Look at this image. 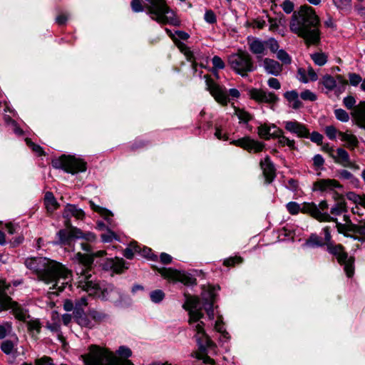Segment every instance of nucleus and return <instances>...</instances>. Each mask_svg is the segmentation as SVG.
<instances>
[{
	"mask_svg": "<svg viewBox=\"0 0 365 365\" xmlns=\"http://www.w3.org/2000/svg\"><path fill=\"white\" fill-rule=\"evenodd\" d=\"M334 114L336 118L342 122H347L349 119L348 113L341 108L336 109Z\"/></svg>",
	"mask_w": 365,
	"mask_h": 365,
	"instance_id": "obj_48",
	"label": "nucleus"
},
{
	"mask_svg": "<svg viewBox=\"0 0 365 365\" xmlns=\"http://www.w3.org/2000/svg\"><path fill=\"white\" fill-rule=\"evenodd\" d=\"M349 81L352 86H356L361 81V78L358 74L350 73L349 74Z\"/></svg>",
	"mask_w": 365,
	"mask_h": 365,
	"instance_id": "obj_62",
	"label": "nucleus"
},
{
	"mask_svg": "<svg viewBox=\"0 0 365 365\" xmlns=\"http://www.w3.org/2000/svg\"><path fill=\"white\" fill-rule=\"evenodd\" d=\"M25 141L26 145L31 148V149L38 155H41L43 154V151L42 148L32 142L31 138H25Z\"/></svg>",
	"mask_w": 365,
	"mask_h": 365,
	"instance_id": "obj_47",
	"label": "nucleus"
},
{
	"mask_svg": "<svg viewBox=\"0 0 365 365\" xmlns=\"http://www.w3.org/2000/svg\"><path fill=\"white\" fill-rule=\"evenodd\" d=\"M90 317L88 316V314L86 315L84 313L81 312H77L76 315V321L77 323L85 327L92 328L93 327V324L89 319Z\"/></svg>",
	"mask_w": 365,
	"mask_h": 365,
	"instance_id": "obj_37",
	"label": "nucleus"
},
{
	"mask_svg": "<svg viewBox=\"0 0 365 365\" xmlns=\"http://www.w3.org/2000/svg\"><path fill=\"white\" fill-rule=\"evenodd\" d=\"M284 97L289 103H292V101H296V99L299 98V96L297 91H292L285 93Z\"/></svg>",
	"mask_w": 365,
	"mask_h": 365,
	"instance_id": "obj_63",
	"label": "nucleus"
},
{
	"mask_svg": "<svg viewBox=\"0 0 365 365\" xmlns=\"http://www.w3.org/2000/svg\"><path fill=\"white\" fill-rule=\"evenodd\" d=\"M297 78L299 81L307 83L309 81H315L318 76L312 66H308L307 69L299 68L297 70Z\"/></svg>",
	"mask_w": 365,
	"mask_h": 365,
	"instance_id": "obj_27",
	"label": "nucleus"
},
{
	"mask_svg": "<svg viewBox=\"0 0 365 365\" xmlns=\"http://www.w3.org/2000/svg\"><path fill=\"white\" fill-rule=\"evenodd\" d=\"M235 114L241 123H247L252 118V116L249 113L240 108L235 109Z\"/></svg>",
	"mask_w": 365,
	"mask_h": 365,
	"instance_id": "obj_43",
	"label": "nucleus"
},
{
	"mask_svg": "<svg viewBox=\"0 0 365 365\" xmlns=\"http://www.w3.org/2000/svg\"><path fill=\"white\" fill-rule=\"evenodd\" d=\"M36 365H54L51 358L44 356L36 360Z\"/></svg>",
	"mask_w": 365,
	"mask_h": 365,
	"instance_id": "obj_64",
	"label": "nucleus"
},
{
	"mask_svg": "<svg viewBox=\"0 0 365 365\" xmlns=\"http://www.w3.org/2000/svg\"><path fill=\"white\" fill-rule=\"evenodd\" d=\"M116 352L122 359H128L132 355L131 350L125 346H120Z\"/></svg>",
	"mask_w": 365,
	"mask_h": 365,
	"instance_id": "obj_51",
	"label": "nucleus"
},
{
	"mask_svg": "<svg viewBox=\"0 0 365 365\" xmlns=\"http://www.w3.org/2000/svg\"><path fill=\"white\" fill-rule=\"evenodd\" d=\"M88 316L93 320L100 322L106 318V314L103 312L92 309L88 312Z\"/></svg>",
	"mask_w": 365,
	"mask_h": 365,
	"instance_id": "obj_42",
	"label": "nucleus"
},
{
	"mask_svg": "<svg viewBox=\"0 0 365 365\" xmlns=\"http://www.w3.org/2000/svg\"><path fill=\"white\" fill-rule=\"evenodd\" d=\"M346 198L356 203L362 205V201L364 200V195L361 196L357 194H356L354 192H349L346 194Z\"/></svg>",
	"mask_w": 365,
	"mask_h": 365,
	"instance_id": "obj_49",
	"label": "nucleus"
},
{
	"mask_svg": "<svg viewBox=\"0 0 365 365\" xmlns=\"http://www.w3.org/2000/svg\"><path fill=\"white\" fill-rule=\"evenodd\" d=\"M250 95L252 99L260 103H272L278 100L274 93L261 89L253 88L250 91Z\"/></svg>",
	"mask_w": 365,
	"mask_h": 365,
	"instance_id": "obj_19",
	"label": "nucleus"
},
{
	"mask_svg": "<svg viewBox=\"0 0 365 365\" xmlns=\"http://www.w3.org/2000/svg\"><path fill=\"white\" fill-rule=\"evenodd\" d=\"M10 287L5 280L0 279V312L5 311L6 303L8 302L6 290Z\"/></svg>",
	"mask_w": 365,
	"mask_h": 365,
	"instance_id": "obj_31",
	"label": "nucleus"
},
{
	"mask_svg": "<svg viewBox=\"0 0 365 365\" xmlns=\"http://www.w3.org/2000/svg\"><path fill=\"white\" fill-rule=\"evenodd\" d=\"M106 254V252L104 250H100L91 255L81 254V252L76 254L74 259L78 263L76 272L80 275V279L87 280L91 279V274L89 272L91 271L94 257H101Z\"/></svg>",
	"mask_w": 365,
	"mask_h": 365,
	"instance_id": "obj_10",
	"label": "nucleus"
},
{
	"mask_svg": "<svg viewBox=\"0 0 365 365\" xmlns=\"http://www.w3.org/2000/svg\"><path fill=\"white\" fill-rule=\"evenodd\" d=\"M78 287L86 292L90 296L108 300L116 304L123 301V294L112 284H100L92 279L87 280L79 279Z\"/></svg>",
	"mask_w": 365,
	"mask_h": 365,
	"instance_id": "obj_4",
	"label": "nucleus"
},
{
	"mask_svg": "<svg viewBox=\"0 0 365 365\" xmlns=\"http://www.w3.org/2000/svg\"><path fill=\"white\" fill-rule=\"evenodd\" d=\"M300 96L304 101H314L317 99V96L309 90L302 92Z\"/></svg>",
	"mask_w": 365,
	"mask_h": 365,
	"instance_id": "obj_54",
	"label": "nucleus"
},
{
	"mask_svg": "<svg viewBox=\"0 0 365 365\" xmlns=\"http://www.w3.org/2000/svg\"><path fill=\"white\" fill-rule=\"evenodd\" d=\"M212 63L215 68L216 69H223L225 68V63L222 59L217 56H215L212 59Z\"/></svg>",
	"mask_w": 365,
	"mask_h": 365,
	"instance_id": "obj_55",
	"label": "nucleus"
},
{
	"mask_svg": "<svg viewBox=\"0 0 365 365\" xmlns=\"http://www.w3.org/2000/svg\"><path fill=\"white\" fill-rule=\"evenodd\" d=\"M52 165L56 169H62L72 175L85 172L87 169V164L83 159L72 155H62L54 158Z\"/></svg>",
	"mask_w": 365,
	"mask_h": 365,
	"instance_id": "obj_8",
	"label": "nucleus"
},
{
	"mask_svg": "<svg viewBox=\"0 0 365 365\" xmlns=\"http://www.w3.org/2000/svg\"><path fill=\"white\" fill-rule=\"evenodd\" d=\"M149 5L148 14L150 18L160 24L174 26L180 25V20L175 12L170 9L165 0H146Z\"/></svg>",
	"mask_w": 365,
	"mask_h": 365,
	"instance_id": "obj_5",
	"label": "nucleus"
},
{
	"mask_svg": "<svg viewBox=\"0 0 365 365\" xmlns=\"http://www.w3.org/2000/svg\"><path fill=\"white\" fill-rule=\"evenodd\" d=\"M202 299L204 301L203 306L207 312L208 317L210 319H214V309L213 304L215 298V293L214 288L210 287L207 290L202 293Z\"/></svg>",
	"mask_w": 365,
	"mask_h": 365,
	"instance_id": "obj_20",
	"label": "nucleus"
},
{
	"mask_svg": "<svg viewBox=\"0 0 365 365\" xmlns=\"http://www.w3.org/2000/svg\"><path fill=\"white\" fill-rule=\"evenodd\" d=\"M262 65L266 73L272 76H277L282 71V65L272 58H264Z\"/></svg>",
	"mask_w": 365,
	"mask_h": 365,
	"instance_id": "obj_25",
	"label": "nucleus"
},
{
	"mask_svg": "<svg viewBox=\"0 0 365 365\" xmlns=\"http://www.w3.org/2000/svg\"><path fill=\"white\" fill-rule=\"evenodd\" d=\"M328 208L329 205L326 200L320 202L318 206L313 202H304L302 205V212L310 214L319 221L336 222V218L326 212Z\"/></svg>",
	"mask_w": 365,
	"mask_h": 365,
	"instance_id": "obj_12",
	"label": "nucleus"
},
{
	"mask_svg": "<svg viewBox=\"0 0 365 365\" xmlns=\"http://www.w3.org/2000/svg\"><path fill=\"white\" fill-rule=\"evenodd\" d=\"M282 7L286 14H290L293 11L294 4L289 0H285L282 4Z\"/></svg>",
	"mask_w": 365,
	"mask_h": 365,
	"instance_id": "obj_58",
	"label": "nucleus"
},
{
	"mask_svg": "<svg viewBox=\"0 0 365 365\" xmlns=\"http://www.w3.org/2000/svg\"><path fill=\"white\" fill-rule=\"evenodd\" d=\"M14 344L12 341L9 340H6L1 344V350L6 354H9L12 352L14 349Z\"/></svg>",
	"mask_w": 365,
	"mask_h": 365,
	"instance_id": "obj_52",
	"label": "nucleus"
},
{
	"mask_svg": "<svg viewBox=\"0 0 365 365\" xmlns=\"http://www.w3.org/2000/svg\"><path fill=\"white\" fill-rule=\"evenodd\" d=\"M101 238L104 242H110L113 239H117L115 234L110 230L107 233L101 235Z\"/></svg>",
	"mask_w": 365,
	"mask_h": 365,
	"instance_id": "obj_61",
	"label": "nucleus"
},
{
	"mask_svg": "<svg viewBox=\"0 0 365 365\" xmlns=\"http://www.w3.org/2000/svg\"><path fill=\"white\" fill-rule=\"evenodd\" d=\"M277 58L284 64H290L292 62L290 56L283 49L277 52Z\"/></svg>",
	"mask_w": 365,
	"mask_h": 365,
	"instance_id": "obj_45",
	"label": "nucleus"
},
{
	"mask_svg": "<svg viewBox=\"0 0 365 365\" xmlns=\"http://www.w3.org/2000/svg\"><path fill=\"white\" fill-rule=\"evenodd\" d=\"M334 4L341 10H346L351 7V0H332Z\"/></svg>",
	"mask_w": 365,
	"mask_h": 365,
	"instance_id": "obj_50",
	"label": "nucleus"
},
{
	"mask_svg": "<svg viewBox=\"0 0 365 365\" xmlns=\"http://www.w3.org/2000/svg\"><path fill=\"white\" fill-rule=\"evenodd\" d=\"M319 25V19L314 10L304 5L294 11L289 22V29L302 38L307 46H317L321 41Z\"/></svg>",
	"mask_w": 365,
	"mask_h": 365,
	"instance_id": "obj_3",
	"label": "nucleus"
},
{
	"mask_svg": "<svg viewBox=\"0 0 365 365\" xmlns=\"http://www.w3.org/2000/svg\"><path fill=\"white\" fill-rule=\"evenodd\" d=\"M150 297L153 302L159 303L164 299L165 294L162 290L156 289L150 292Z\"/></svg>",
	"mask_w": 365,
	"mask_h": 365,
	"instance_id": "obj_46",
	"label": "nucleus"
},
{
	"mask_svg": "<svg viewBox=\"0 0 365 365\" xmlns=\"http://www.w3.org/2000/svg\"><path fill=\"white\" fill-rule=\"evenodd\" d=\"M313 142L317 145H322V150L327 152L331 156L336 163L341 165L344 167L359 169V167L355 165L349 158L348 153L342 149L337 148L336 150H334L332 146H330L328 143L323 144V138H311Z\"/></svg>",
	"mask_w": 365,
	"mask_h": 365,
	"instance_id": "obj_11",
	"label": "nucleus"
},
{
	"mask_svg": "<svg viewBox=\"0 0 365 365\" xmlns=\"http://www.w3.org/2000/svg\"><path fill=\"white\" fill-rule=\"evenodd\" d=\"M215 329L217 331L221 334L220 340L226 341L230 339L228 332L226 331L224 324L222 321V317H219L215 324Z\"/></svg>",
	"mask_w": 365,
	"mask_h": 365,
	"instance_id": "obj_35",
	"label": "nucleus"
},
{
	"mask_svg": "<svg viewBox=\"0 0 365 365\" xmlns=\"http://www.w3.org/2000/svg\"><path fill=\"white\" fill-rule=\"evenodd\" d=\"M138 250L140 252H138V253H140V255L145 257L154 259L156 258V256H154L152 252V250L148 247H144L143 249L138 248Z\"/></svg>",
	"mask_w": 365,
	"mask_h": 365,
	"instance_id": "obj_57",
	"label": "nucleus"
},
{
	"mask_svg": "<svg viewBox=\"0 0 365 365\" xmlns=\"http://www.w3.org/2000/svg\"><path fill=\"white\" fill-rule=\"evenodd\" d=\"M311 58L317 66H322L327 62V56L322 52H317L311 55Z\"/></svg>",
	"mask_w": 365,
	"mask_h": 365,
	"instance_id": "obj_38",
	"label": "nucleus"
},
{
	"mask_svg": "<svg viewBox=\"0 0 365 365\" xmlns=\"http://www.w3.org/2000/svg\"><path fill=\"white\" fill-rule=\"evenodd\" d=\"M139 245L137 244L136 242H132L129 247H127L124 251V256L127 259H132L134 256L135 253H138V252H140L138 250Z\"/></svg>",
	"mask_w": 365,
	"mask_h": 365,
	"instance_id": "obj_39",
	"label": "nucleus"
},
{
	"mask_svg": "<svg viewBox=\"0 0 365 365\" xmlns=\"http://www.w3.org/2000/svg\"><path fill=\"white\" fill-rule=\"evenodd\" d=\"M284 128L291 134L297 137H308L309 134L306 126L296 120L284 122Z\"/></svg>",
	"mask_w": 365,
	"mask_h": 365,
	"instance_id": "obj_21",
	"label": "nucleus"
},
{
	"mask_svg": "<svg viewBox=\"0 0 365 365\" xmlns=\"http://www.w3.org/2000/svg\"><path fill=\"white\" fill-rule=\"evenodd\" d=\"M205 20L209 24H214L216 22V16L214 12L211 10H208L205 14Z\"/></svg>",
	"mask_w": 365,
	"mask_h": 365,
	"instance_id": "obj_60",
	"label": "nucleus"
},
{
	"mask_svg": "<svg viewBox=\"0 0 365 365\" xmlns=\"http://www.w3.org/2000/svg\"><path fill=\"white\" fill-rule=\"evenodd\" d=\"M326 245L323 240V237L318 236L316 234H312L309 238L306 241L305 245L307 247H320Z\"/></svg>",
	"mask_w": 365,
	"mask_h": 365,
	"instance_id": "obj_36",
	"label": "nucleus"
},
{
	"mask_svg": "<svg viewBox=\"0 0 365 365\" xmlns=\"http://www.w3.org/2000/svg\"><path fill=\"white\" fill-rule=\"evenodd\" d=\"M260 165L266 181L268 183L271 182L275 177V170L269 158L268 157L265 158L264 160L261 161Z\"/></svg>",
	"mask_w": 365,
	"mask_h": 365,
	"instance_id": "obj_29",
	"label": "nucleus"
},
{
	"mask_svg": "<svg viewBox=\"0 0 365 365\" xmlns=\"http://www.w3.org/2000/svg\"><path fill=\"white\" fill-rule=\"evenodd\" d=\"M11 329V324L9 322H5L3 324H0V339H4Z\"/></svg>",
	"mask_w": 365,
	"mask_h": 365,
	"instance_id": "obj_53",
	"label": "nucleus"
},
{
	"mask_svg": "<svg viewBox=\"0 0 365 365\" xmlns=\"http://www.w3.org/2000/svg\"><path fill=\"white\" fill-rule=\"evenodd\" d=\"M60 243L70 245L73 239H84L88 242H93L96 239V235L92 232H83L80 229L69 227L66 230H61L58 232Z\"/></svg>",
	"mask_w": 365,
	"mask_h": 365,
	"instance_id": "obj_13",
	"label": "nucleus"
},
{
	"mask_svg": "<svg viewBox=\"0 0 365 365\" xmlns=\"http://www.w3.org/2000/svg\"><path fill=\"white\" fill-rule=\"evenodd\" d=\"M228 64L236 73L242 76H247L255 68L252 57L244 51L231 54L228 58Z\"/></svg>",
	"mask_w": 365,
	"mask_h": 365,
	"instance_id": "obj_9",
	"label": "nucleus"
},
{
	"mask_svg": "<svg viewBox=\"0 0 365 365\" xmlns=\"http://www.w3.org/2000/svg\"><path fill=\"white\" fill-rule=\"evenodd\" d=\"M174 42L178 46V48L180 49V51L184 53L187 59L191 61L193 57V55L192 53L189 49V48L184 43L180 41L178 39H177Z\"/></svg>",
	"mask_w": 365,
	"mask_h": 365,
	"instance_id": "obj_41",
	"label": "nucleus"
},
{
	"mask_svg": "<svg viewBox=\"0 0 365 365\" xmlns=\"http://www.w3.org/2000/svg\"><path fill=\"white\" fill-rule=\"evenodd\" d=\"M269 31H274L278 29L279 25L280 24H282V19H277L269 18Z\"/></svg>",
	"mask_w": 365,
	"mask_h": 365,
	"instance_id": "obj_59",
	"label": "nucleus"
},
{
	"mask_svg": "<svg viewBox=\"0 0 365 365\" xmlns=\"http://www.w3.org/2000/svg\"><path fill=\"white\" fill-rule=\"evenodd\" d=\"M158 272L164 278L173 282H180L187 285L192 284L195 282V279L190 275L172 268H160L158 269Z\"/></svg>",
	"mask_w": 365,
	"mask_h": 365,
	"instance_id": "obj_15",
	"label": "nucleus"
},
{
	"mask_svg": "<svg viewBox=\"0 0 365 365\" xmlns=\"http://www.w3.org/2000/svg\"><path fill=\"white\" fill-rule=\"evenodd\" d=\"M322 83L329 91H332L336 87V81L330 75H325L322 79Z\"/></svg>",
	"mask_w": 365,
	"mask_h": 365,
	"instance_id": "obj_40",
	"label": "nucleus"
},
{
	"mask_svg": "<svg viewBox=\"0 0 365 365\" xmlns=\"http://www.w3.org/2000/svg\"><path fill=\"white\" fill-rule=\"evenodd\" d=\"M249 48L250 51L257 55V58L259 60L261 56L266 54V43L258 38L249 41Z\"/></svg>",
	"mask_w": 365,
	"mask_h": 365,
	"instance_id": "obj_28",
	"label": "nucleus"
},
{
	"mask_svg": "<svg viewBox=\"0 0 365 365\" xmlns=\"http://www.w3.org/2000/svg\"><path fill=\"white\" fill-rule=\"evenodd\" d=\"M85 365H121L120 359L112 351L98 345H91L88 352L81 355Z\"/></svg>",
	"mask_w": 365,
	"mask_h": 365,
	"instance_id": "obj_6",
	"label": "nucleus"
},
{
	"mask_svg": "<svg viewBox=\"0 0 365 365\" xmlns=\"http://www.w3.org/2000/svg\"><path fill=\"white\" fill-rule=\"evenodd\" d=\"M183 307L188 312V322L191 329L195 332V338L199 346V351L194 352L192 356L202 360L205 364L214 365V360L207 356L206 350L209 349L215 351V345L205 333L204 323L200 321L203 314L199 298L192 296L187 297Z\"/></svg>",
	"mask_w": 365,
	"mask_h": 365,
	"instance_id": "obj_2",
	"label": "nucleus"
},
{
	"mask_svg": "<svg viewBox=\"0 0 365 365\" xmlns=\"http://www.w3.org/2000/svg\"><path fill=\"white\" fill-rule=\"evenodd\" d=\"M103 268L111 270L116 274L123 272L128 267L125 265V261L122 258L108 259L103 264Z\"/></svg>",
	"mask_w": 365,
	"mask_h": 365,
	"instance_id": "obj_23",
	"label": "nucleus"
},
{
	"mask_svg": "<svg viewBox=\"0 0 365 365\" xmlns=\"http://www.w3.org/2000/svg\"><path fill=\"white\" fill-rule=\"evenodd\" d=\"M265 43L266 47L268 46L272 52H277V50L279 48V44L275 39L270 38L267 41H265Z\"/></svg>",
	"mask_w": 365,
	"mask_h": 365,
	"instance_id": "obj_56",
	"label": "nucleus"
},
{
	"mask_svg": "<svg viewBox=\"0 0 365 365\" xmlns=\"http://www.w3.org/2000/svg\"><path fill=\"white\" fill-rule=\"evenodd\" d=\"M351 230L356 235L355 237L359 241H365V220L361 221L358 225L350 223Z\"/></svg>",
	"mask_w": 365,
	"mask_h": 365,
	"instance_id": "obj_32",
	"label": "nucleus"
},
{
	"mask_svg": "<svg viewBox=\"0 0 365 365\" xmlns=\"http://www.w3.org/2000/svg\"><path fill=\"white\" fill-rule=\"evenodd\" d=\"M342 185L334 179H319L313 183V190L319 192H334L336 189H341Z\"/></svg>",
	"mask_w": 365,
	"mask_h": 365,
	"instance_id": "obj_17",
	"label": "nucleus"
},
{
	"mask_svg": "<svg viewBox=\"0 0 365 365\" xmlns=\"http://www.w3.org/2000/svg\"><path fill=\"white\" fill-rule=\"evenodd\" d=\"M207 89L214 97L215 101L222 106H225L228 102V96L225 89L217 85L213 80L207 78L206 80Z\"/></svg>",
	"mask_w": 365,
	"mask_h": 365,
	"instance_id": "obj_16",
	"label": "nucleus"
},
{
	"mask_svg": "<svg viewBox=\"0 0 365 365\" xmlns=\"http://www.w3.org/2000/svg\"><path fill=\"white\" fill-rule=\"evenodd\" d=\"M44 202L47 210L51 212L57 209L58 206L53 193L50 192L45 194Z\"/></svg>",
	"mask_w": 365,
	"mask_h": 365,
	"instance_id": "obj_34",
	"label": "nucleus"
},
{
	"mask_svg": "<svg viewBox=\"0 0 365 365\" xmlns=\"http://www.w3.org/2000/svg\"><path fill=\"white\" fill-rule=\"evenodd\" d=\"M287 209L291 215H297L301 211L302 212V205L300 206L296 202H289L287 204Z\"/></svg>",
	"mask_w": 365,
	"mask_h": 365,
	"instance_id": "obj_44",
	"label": "nucleus"
},
{
	"mask_svg": "<svg viewBox=\"0 0 365 365\" xmlns=\"http://www.w3.org/2000/svg\"><path fill=\"white\" fill-rule=\"evenodd\" d=\"M8 302H6L5 310L11 309L15 317L20 321H25L27 318L26 312L16 302L7 294Z\"/></svg>",
	"mask_w": 365,
	"mask_h": 365,
	"instance_id": "obj_24",
	"label": "nucleus"
},
{
	"mask_svg": "<svg viewBox=\"0 0 365 365\" xmlns=\"http://www.w3.org/2000/svg\"><path fill=\"white\" fill-rule=\"evenodd\" d=\"M322 232L324 235L323 240L327 245L328 251L336 257L339 264L344 266V269L347 277H352L354 274V258L352 257H348L347 253L344 251L341 245H334L330 243L331 237L329 227H325Z\"/></svg>",
	"mask_w": 365,
	"mask_h": 365,
	"instance_id": "obj_7",
	"label": "nucleus"
},
{
	"mask_svg": "<svg viewBox=\"0 0 365 365\" xmlns=\"http://www.w3.org/2000/svg\"><path fill=\"white\" fill-rule=\"evenodd\" d=\"M260 137H282L283 132L274 124L264 123L258 127Z\"/></svg>",
	"mask_w": 365,
	"mask_h": 365,
	"instance_id": "obj_22",
	"label": "nucleus"
},
{
	"mask_svg": "<svg viewBox=\"0 0 365 365\" xmlns=\"http://www.w3.org/2000/svg\"><path fill=\"white\" fill-rule=\"evenodd\" d=\"M333 198L335 200V204L331 207L330 215L338 216L346 212V205L344 197L335 192L333 193Z\"/></svg>",
	"mask_w": 365,
	"mask_h": 365,
	"instance_id": "obj_26",
	"label": "nucleus"
},
{
	"mask_svg": "<svg viewBox=\"0 0 365 365\" xmlns=\"http://www.w3.org/2000/svg\"><path fill=\"white\" fill-rule=\"evenodd\" d=\"M343 102L348 109H353L351 115L357 125L365 129V102H361L354 106L356 101L352 96L344 98Z\"/></svg>",
	"mask_w": 365,
	"mask_h": 365,
	"instance_id": "obj_14",
	"label": "nucleus"
},
{
	"mask_svg": "<svg viewBox=\"0 0 365 365\" xmlns=\"http://www.w3.org/2000/svg\"><path fill=\"white\" fill-rule=\"evenodd\" d=\"M230 143L241 147L249 152H259L264 148L263 143L254 138H237L230 141Z\"/></svg>",
	"mask_w": 365,
	"mask_h": 365,
	"instance_id": "obj_18",
	"label": "nucleus"
},
{
	"mask_svg": "<svg viewBox=\"0 0 365 365\" xmlns=\"http://www.w3.org/2000/svg\"><path fill=\"white\" fill-rule=\"evenodd\" d=\"M63 215L68 220V223L71 217H74L77 220H82L85 213L83 210L78 208L76 205L68 204L64 209Z\"/></svg>",
	"mask_w": 365,
	"mask_h": 365,
	"instance_id": "obj_30",
	"label": "nucleus"
},
{
	"mask_svg": "<svg viewBox=\"0 0 365 365\" xmlns=\"http://www.w3.org/2000/svg\"><path fill=\"white\" fill-rule=\"evenodd\" d=\"M89 204L92 210L99 213L109 224H111L110 220L113 215L109 210L96 205L93 201H90Z\"/></svg>",
	"mask_w": 365,
	"mask_h": 365,
	"instance_id": "obj_33",
	"label": "nucleus"
},
{
	"mask_svg": "<svg viewBox=\"0 0 365 365\" xmlns=\"http://www.w3.org/2000/svg\"><path fill=\"white\" fill-rule=\"evenodd\" d=\"M26 266L33 270L38 278L47 284H52V289L56 292L52 294H58L62 292L66 286L69 284L71 280V271L67 269L61 263L51 260L46 257L29 258L25 262Z\"/></svg>",
	"mask_w": 365,
	"mask_h": 365,
	"instance_id": "obj_1",
	"label": "nucleus"
}]
</instances>
